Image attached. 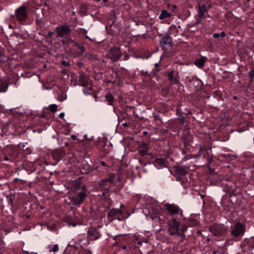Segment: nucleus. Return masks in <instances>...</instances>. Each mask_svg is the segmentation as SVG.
Returning <instances> with one entry per match:
<instances>
[{
	"instance_id": "32",
	"label": "nucleus",
	"mask_w": 254,
	"mask_h": 254,
	"mask_svg": "<svg viewBox=\"0 0 254 254\" xmlns=\"http://www.w3.org/2000/svg\"><path fill=\"white\" fill-rule=\"evenodd\" d=\"M59 246H58V244H55V245L54 246V247H53V248H52V249H51V250H49V252H53L55 253V252H58V251H59Z\"/></svg>"
},
{
	"instance_id": "11",
	"label": "nucleus",
	"mask_w": 254,
	"mask_h": 254,
	"mask_svg": "<svg viewBox=\"0 0 254 254\" xmlns=\"http://www.w3.org/2000/svg\"><path fill=\"white\" fill-rule=\"evenodd\" d=\"M171 38L167 34L163 35L160 40V43L163 50H167L171 46Z\"/></svg>"
},
{
	"instance_id": "25",
	"label": "nucleus",
	"mask_w": 254,
	"mask_h": 254,
	"mask_svg": "<svg viewBox=\"0 0 254 254\" xmlns=\"http://www.w3.org/2000/svg\"><path fill=\"white\" fill-rule=\"evenodd\" d=\"M168 77V79L172 83H174L176 84H177L179 83V80L174 77L173 72H170L169 73Z\"/></svg>"
},
{
	"instance_id": "38",
	"label": "nucleus",
	"mask_w": 254,
	"mask_h": 254,
	"mask_svg": "<svg viewBox=\"0 0 254 254\" xmlns=\"http://www.w3.org/2000/svg\"><path fill=\"white\" fill-rule=\"evenodd\" d=\"M198 223V222L195 220H192L191 221V224H190L191 226H196Z\"/></svg>"
},
{
	"instance_id": "26",
	"label": "nucleus",
	"mask_w": 254,
	"mask_h": 254,
	"mask_svg": "<svg viewBox=\"0 0 254 254\" xmlns=\"http://www.w3.org/2000/svg\"><path fill=\"white\" fill-rule=\"evenodd\" d=\"M106 100L108 102L109 105H112L114 102V97L111 94H108L105 96Z\"/></svg>"
},
{
	"instance_id": "6",
	"label": "nucleus",
	"mask_w": 254,
	"mask_h": 254,
	"mask_svg": "<svg viewBox=\"0 0 254 254\" xmlns=\"http://www.w3.org/2000/svg\"><path fill=\"white\" fill-rule=\"evenodd\" d=\"M55 32L57 33L59 37L64 38L70 35L71 29L69 26L64 24L57 27L55 29Z\"/></svg>"
},
{
	"instance_id": "5",
	"label": "nucleus",
	"mask_w": 254,
	"mask_h": 254,
	"mask_svg": "<svg viewBox=\"0 0 254 254\" xmlns=\"http://www.w3.org/2000/svg\"><path fill=\"white\" fill-rule=\"evenodd\" d=\"M231 234L235 238L242 237L245 232V226L240 222H237L231 226Z\"/></svg>"
},
{
	"instance_id": "47",
	"label": "nucleus",
	"mask_w": 254,
	"mask_h": 254,
	"mask_svg": "<svg viewBox=\"0 0 254 254\" xmlns=\"http://www.w3.org/2000/svg\"><path fill=\"white\" fill-rule=\"evenodd\" d=\"M104 3L108 2V0H103Z\"/></svg>"
},
{
	"instance_id": "51",
	"label": "nucleus",
	"mask_w": 254,
	"mask_h": 254,
	"mask_svg": "<svg viewBox=\"0 0 254 254\" xmlns=\"http://www.w3.org/2000/svg\"><path fill=\"white\" fill-rule=\"evenodd\" d=\"M85 37H86V38H87V39H89V38L88 37V36H85Z\"/></svg>"
},
{
	"instance_id": "3",
	"label": "nucleus",
	"mask_w": 254,
	"mask_h": 254,
	"mask_svg": "<svg viewBox=\"0 0 254 254\" xmlns=\"http://www.w3.org/2000/svg\"><path fill=\"white\" fill-rule=\"evenodd\" d=\"M12 16H15L16 20L20 23L25 21L28 17L27 8L24 5L21 6L15 10V15Z\"/></svg>"
},
{
	"instance_id": "28",
	"label": "nucleus",
	"mask_w": 254,
	"mask_h": 254,
	"mask_svg": "<svg viewBox=\"0 0 254 254\" xmlns=\"http://www.w3.org/2000/svg\"><path fill=\"white\" fill-rule=\"evenodd\" d=\"M57 108L58 106L56 104H52L49 105V106L48 107L49 110L52 112H56L57 110Z\"/></svg>"
},
{
	"instance_id": "16",
	"label": "nucleus",
	"mask_w": 254,
	"mask_h": 254,
	"mask_svg": "<svg viewBox=\"0 0 254 254\" xmlns=\"http://www.w3.org/2000/svg\"><path fill=\"white\" fill-rule=\"evenodd\" d=\"M154 163L159 168L163 167H167L168 166V162L166 159L162 158H157L154 161Z\"/></svg>"
},
{
	"instance_id": "37",
	"label": "nucleus",
	"mask_w": 254,
	"mask_h": 254,
	"mask_svg": "<svg viewBox=\"0 0 254 254\" xmlns=\"http://www.w3.org/2000/svg\"><path fill=\"white\" fill-rule=\"evenodd\" d=\"M111 182V180H107L102 181V182L100 183V185L103 187L104 186V184H103L104 183H110Z\"/></svg>"
},
{
	"instance_id": "54",
	"label": "nucleus",
	"mask_w": 254,
	"mask_h": 254,
	"mask_svg": "<svg viewBox=\"0 0 254 254\" xmlns=\"http://www.w3.org/2000/svg\"><path fill=\"white\" fill-rule=\"evenodd\" d=\"M97 0V1H100L101 0Z\"/></svg>"
},
{
	"instance_id": "4",
	"label": "nucleus",
	"mask_w": 254,
	"mask_h": 254,
	"mask_svg": "<svg viewBox=\"0 0 254 254\" xmlns=\"http://www.w3.org/2000/svg\"><path fill=\"white\" fill-rule=\"evenodd\" d=\"M213 235L221 237L225 235L227 231V228L223 224H214L209 228Z\"/></svg>"
},
{
	"instance_id": "27",
	"label": "nucleus",
	"mask_w": 254,
	"mask_h": 254,
	"mask_svg": "<svg viewBox=\"0 0 254 254\" xmlns=\"http://www.w3.org/2000/svg\"><path fill=\"white\" fill-rule=\"evenodd\" d=\"M4 61V51L3 48L0 47V63Z\"/></svg>"
},
{
	"instance_id": "40",
	"label": "nucleus",
	"mask_w": 254,
	"mask_h": 254,
	"mask_svg": "<svg viewBox=\"0 0 254 254\" xmlns=\"http://www.w3.org/2000/svg\"><path fill=\"white\" fill-rule=\"evenodd\" d=\"M179 119L181 121L182 123H184L185 121V118L184 117L180 116V117L179 118Z\"/></svg>"
},
{
	"instance_id": "41",
	"label": "nucleus",
	"mask_w": 254,
	"mask_h": 254,
	"mask_svg": "<svg viewBox=\"0 0 254 254\" xmlns=\"http://www.w3.org/2000/svg\"><path fill=\"white\" fill-rule=\"evenodd\" d=\"M64 116V113H61L59 115V117L60 118H63Z\"/></svg>"
},
{
	"instance_id": "31",
	"label": "nucleus",
	"mask_w": 254,
	"mask_h": 254,
	"mask_svg": "<svg viewBox=\"0 0 254 254\" xmlns=\"http://www.w3.org/2000/svg\"><path fill=\"white\" fill-rule=\"evenodd\" d=\"M140 152L142 155L144 156L147 154V149L146 147V144L144 145V147L140 150Z\"/></svg>"
},
{
	"instance_id": "43",
	"label": "nucleus",
	"mask_w": 254,
	"mask_h": 254,
	"mask_svg": "<svg viewBox=\"0 0 254 254\" xmlns=\"http://www.w3.org/2000/svg\"><path fill=\"white\" fill-rule=\"evenodd\" d=\"M181 229L182 231L184 232L187 230V227L186 226H184Z\"/></svg>"
},
{
	"instance_id": "15",
	"label": "nucleus",
	"mask_w": 254,
	"mask_h": 254,
	"mask_svg": "<svg viewBox=\"0 0 254 254\" xmlns=\"http://www.w3.org/2000/svg\"><path fill=\"white\" fill-rule=\"evenodd\" d=\"M78 80L80 85L85 86L89 84L90 80L88 75L81 73L78 76Z\"/></svg>"
},
{
	"instance_id": "48",
	"label": "nucleus",
	"mask_w": 254,
	"mask_h": 254,
	"mask_svg": "<svg viewBox=\"0 0 254 254\" xmlns=\"http://www.w3.org/2000/svg\"><path fill=\"white\" fill-rule=\"evenodd\" d=\"M177 181H180L181 180V178H177Z\"/></svg>"
},
{
	"instance_id": "10",
	"label": "nucleus",
	"mask_w": 254,
	"mask_h": 254,
	"mask_svg": "<svg viewBox=\"0 0 254 254\" xmlns=\"http://www.w3.org/2000/svg\"><path fill=\"white\" fill-rule=\"evenodd\" d=\"M164 208L173 215L176 214H182V210L179 206L174 204L167 203L165 205Z\"/></svg>"
},
{
	"instance_id": "46",
	"label": "nucleus",
	"mask_w": 254,
	"mask_h": 254,
	"mask_svg": "<svg viewBox=\"0 0 254 254\" xmlns=\"http://www.w3.org/2000/svg\"><path fill=\"white\" fill-rule=\"evenodd\" d=\"M158 65H159V64H158V63H156V64H155V67H156V68H157V67H158Z\"/></svg>"
},
{
	"instance_id": "21",
	"label": "nucleus",
	"mask_w": 254,
	"mask_h": 254,
	"mask_svg": "<svg viewBox=\"0 0 254 254\" xmlns=\"http://www.w3.org/2000/svg\"><path fill=\"white\" fill-rule=\"evenodd\" d=\"M93 170L92 167L87 163L82 165V172L85 174H88Z\"/></svg>"
},
{
	"instance_id": "50",
	"label": "nucleus",
	"mask_w": 254,
	"mask_h": 254,
	"mask_svg": "<svg viewBox=\"0 0 254 254\" xmlns=\"http://www.w3.org/2000/svg\"><path fill=\"white\" fill-rule=\"evenodd\" d=\"M69 41H70V42H73V40H71V39H70L69 40Z\"/></svg>"
},
{
	"instance_id": "12",
	"label": "nucleus",
	"mask_w": 254,
	"mask_h": 254,
	"mask_svg": "<svg viewBox=\"0 0 254 254\" xmlns=\"http://www.w3.org/2000/svg\"><path fill=\"white\" fill-rule=\"evenodd\" d=\"M83 190H86V186L82 184L79 180L74 181L72 184L71 191H80Z\"/></svg>"
},
{
	"instance_id": "17",
	"label": "nucleus",
	"mask_w": 254,
	"mask_h": 254,
	"mask_svg": "<svg viewBox=\"0 0 254 254\" xmlns=\"http://www.w3.org/2000/svg\"><path fill=\"white\" fill-rule=\"evenodd\" d=\"M207 8L205 4H203L202 5L199 6V16L201 18H205L206 14L207 13Z\"/></svg>"
},
{
	"instance_id": "8",
	"label": "nucleus",
	"mask_w": 254,
	"mask_h": 254,
	"mask_svg": "<svg viewBox=\"0 0 254 254\" xmlns=\"http://www.w3.org/2000/svg\"><path fill=\"white\" fill-rule=\"evenodd\" d=\"M122 214L123 212L120 209L113 208L108 212L107 217L110 222L115 219H118L121 221L125 218V217L123 216L120 217V215Z\"/></svg>"
},
{
	"instance_id": "49",
	"label": "nucleus",
	"mask_w": 254,
	"mask_h": 254,
	"mask_svg": "<svg viewBox=\"0 0 254 254\" xmlns=\"http://www.w3.org/2000/svg\"><path fill=\"white\" fill-rule=\"evenodd\" d=\"M147 131H144V132H143V134H147Z\"/></svg>"
},
{
	"instance_id": "34",
	"label": "nucleus",
	"mask_w": 254,
	"mask_h": 254,
	"mask_svg": "<svg viewBox=\"0 0 254 254\" xmlns=\"http://www.w3.org/2000/svg\"><path fill=\"white\" fill-rule=\"evenodd\" d=\"M76 46L77 47V48L79 50L81 54H83L84 52V48L83 46H81L79 44H76Z\"/></svg>"
},
{
	"instance_id": "52",
	"label": "nucleus",
	"mask_w": 254,
	"mask_h": 254,
	"mask_svg": "<svg viewBox=\"0 0 254 254\" xmlns=\"http://www.w3.org/2000/svg\"><path fill=\"white\" fill-rule=\"evenodd\" d=\"M140 243H141V242H138V244H140Z\"/></svg>"
},
{
	"instance_id": "33",
	"label": "nucleus",
	"mask_w": 254,
	"mask_h": 254,
	"mask_svg": "<svg viewBox=\"0 0 254 254\" xmlns=\"http://www.w3.org/2000/svg\"><path fill=\"white\" fill-rule=\"evenodd\" d=\"M249 74L252 81L254 78V67L249 71Z\"/></svg>"
},
{
	"instance_id": "13",
	"label": "nucleus",
	"mask_w": 254,
	"mask_h": 254,
	"mask_svg": "<svg viewBox=\"0 0 254 254\" xmlns=\"http://www.w3.org/2000/svg\"><path fill=\"white\" fill-rule=\"evenodd\" d=\"M87 234L88 239L91 240H96L100 237V233L96 228H90Z\"/></svg>"
},
{
	"instance_id": "22",
	"label": "nucleus",
	"mask_w": 254,
	"mask_h": 254,
	"mask_svg": "<svg viewBox=\"0 0 254 254\" xmlns=\"http://www.w3.org/2000/svg\"><path fill=\"white\" fill-rule=\"evenodd\" d=\"M171 16V14L170 13L168 12L166 10H163L161 11V12L159 16V18L160 19H165V18L170 17Z\"/></svg>"
},
{
	"instance_id": "24",
	"label": "nucleus",
	"mask_w": 254,
	"mask_h": 254,
	"mask_svg": "<svg viewBox=\"0 0 254 254\" xmlns=\"http://www.w3.org/2000/svg\"><path fill=\"white\" fill-rule=\"evenodd\" d=\"M169 34L174 35V36H176L179 32V31L177 29V27L176 26L174 25H172L169 28Z\"/></svg>"
},
{
	"instance_id": "19",
	"label": "nucleus",
	"mask_w": 254,
	"mask_h": 254,
	"mask_svg": "<svg viewBox=\"0 0 254 254\" xmlns=\"http://www.w3.org/2000/svg\"><path fill=\"white\" fill-rule=\"evenodd\" d=\"M161 212V208L158 205L152 206L149 209L150 214H154L155 215L159 214Z\"/></svg>"
},
{
	"instance_id": "36",
	"label": "nucleus",
	"mask_w": 254,
	"mask_h": 254,
	"mask_svg": "<svg viewBox=\"0 0 254 254\" xmlns=\"http://www.w3.org/2000/svg\"><path fill=\"white\" fill-rule=\"evenodd\" d=\"M61 64L63 65L64 66H69L70 65L68 61H62L61 62Z\"/></svg>"
},
{
	"instance_id": "35",
	"label": "nucleus",
	"mask_w": 254,
	"mask_h": 254,
	"mask_svg": "<svg viewBox=\"0 0 254 254\" xmlns=\"http://www.w3.org/2000/svg\"><path fill=\"white\" fill-rule=\"evenodd\" d=\"M207 166H209V165L212 163V162L213 161L212 156L211 155H209L207 158Z\"/></svg>"
},
{
	"instance_id": "2",
	"label": "nucleus",
	"mask_w": 254,
	"mask_h": 254,
	"mask_svg": "<svg viewBox=\"0 0 254 254\" xmlns=\"http://www.w3.org/2000/svg\"><path fill=\"white\" fill-rule=\"evenodd\" d=\"M114 240L115 241L114 246H118L127 252L131 250V247L129 246V240L127 234L116 235L114 237Z\"/></svg>"
},
{
	"instance_id": "53",
	"label": "nucleus",
	"mask_w": 254,
	"mask_h": 254,
	"mask_svg": "<svg viewBox=\"0 0 254 254\" xmlns=\"http://www.w3.org/2000/svg\"><path fill=\"white\" fill-rule=\"evenodd\" d=\"M157 71H159V70H160V69H157Z\"/></svg>"
},
{
	"instance_id": "7",
	"label": "nucleus",
	"mask_w": 254,
	"mask_h": 254,
	"mask_svg": "<svg viewBox=\"0 0 254 254\" xmlns=\"http://www.w3.org/2000/svg\"><path fill=\"white\" fill-rule=\"evenodd\" d=\"M169 232L170 235H182V233L179 231V221L175 219H172L169 221Z\"/></svg>"
},
{
	"instance_id": "45",
	"label": "nucleus",
	"mask_w": 254,
	"mask_h": 254,
	"mask_svg": "<svg viewBox=\"0 0 254 254\" xmlns=\"http://www.w3.org/2000/svg\"><path fill=\"white\" fill-rule=\"evenodd\" d=\"M4 160H5V161H8V160H9V159H8V157H7V156H5L4 157Z\"/></svg>"
},
{
	"instance_id": "30",
	"label": "nucleus",
	"mask_w": 254,
	"mask_h": 254,
	"mask_svg": "<svg viewBox=\"0 0 254 254\" xmlns=\"http://www.w3.org/2000/svg\"><path fill=\"white\" fill-rule=\"evenodd\" d=\"M85 57L89 60H96V57L92 54H90L89 53H86L85 55Z\"/></svg>"
},
{
	"instance_id": "18",
	"label": "nucleus",
	"mask_w": 254,
	"mask_h": 254,
	"mask_svg": "<svg viewBox=\"0 0 254 254\" xmlns=\"http://www.w3.org/2000/svg\"><path fill=\"white\" fill-rule=\"evenodd\" d=\"M207 59L206 57H201V58L199 59H197L194 64L199 68H201L203 67L204 64L205 62L207 61Z\"/></svg>"
},
{
	"instance_id": "39",
	"label": "nucleus",
	"mask_w": 254,
	"mask_h": 254,
	"mask_svg": "<svg viewBox=\"0 0 254 254\" xmlns=\"http://www.w3.org/2000/svg\"><path fill=\"white\" fill-rule=\"evenodd\" d=\"M54 34V32H52V31H49L48 34H47V36L49 37H51Z\"/></svg>"
},
{
	"instance_id": "23",
	"label": "nucleus",
	"mask_w": 254,
	"mask_h": 254,
	"mask_svg": "<svg viewBox=\"0 0 254 254\" xmlns=\"http://www.w3.org/2000/svg\"><path fill=\"white\" fill-rule=\"evenodd\" d=\"M176 172L178 174L183 176L186 175L188 173L187 170L181 166L177 167L176 168Z\"/></svg>"
},
{
	"instance_id": "44",
	"label": "nucleus",
	"mask_w": 254,
	"mask_h": 254,
	"mask_svg": "<svg viewBox=\"0 0 254 254\" xmlns=\"http://www.w3.org/2000/svg\"><path fill=\"white\" fill-rule=\"evenodd\" d=\"M101 163L103 166H105L106 165L105 162L103 161H102Z\"/></svg>"
},
{
	"instance_id": "1",
	"label": "nucleus",
	"mask_w": 254,
	"mask_h": 254,
	"mask_svg": "<svg viewBox=\"0 0 254 254\" xmlns=\"http://www.w3.org/2000/svg\"><path fill=\"white\" fill-rule=\"evenodd\" d=\"M87 190L80 191H70L68 195L69 204L79 206L82 204L87 197Z\"/></svg>"
},
{
	"instance_id": "29",
	"label": "nucleus",
	"mask_w": 254,
	"mask_h": 254,
	"mask_svg": "<svg viewBox=\"0 0 254 254\" xmlns=\"http://www.w3.org/2000/svg\"><path fill=\"white\" fill-rule=\"evenodd\" d=\"M225 35H226L224 31H222L220 33H214L213 35V36L215 38H218L220 36H221L222 38H224L225 36Z\"/></svg>"
},
{
	"instance_id": "14",
	"label": "nucleus",
	"mask_w": 254,
	"mask_h": 254,
	"mask_svg": "<svg viewBox=\"0 0 254 254\" xmlns=\"http://www.w3.org/2000/svg\"><path fill=\"white\" fill-rule=\"evenodd\" d=\"M65 153L64 151L61 149H56L53 152V158L57 161L62 160L64 156Z\"/></svg>"
},
{
	"instance_id": "42",
	"label": "nucleus",
	"mask_w": 254,
	"mask_h": 254,
	"mask_svg": "<svg viewBox=\"0 0 254 254\" xmlns=\"http://www.w3.org/2000/svg\"><path fill=\"white\" fill-rule=\"evenodd\" d=\"M71 138L74 140L77 139V137L75 135L73 134L71 136Z\"/></svg>"
},
{
	"instance_id": "20",
	"label": "nucleus",
	"mask_w": 254,
	"mask_h": 254,
	"mask_svg": "<svg viewBox=\"0 0 254 254\" xmlns=\"http://www.w3.org/2000/svg\"><path fill=\"white\" fill-rule=\"evenodd\" d=\"M210 148H204L203 146L200 145V149L199 151V155L203 156V157H205V154H209V150Z\"/></svg>"
},
{
	"instance_id": "9",
	"label": "nucleus",
	"mask_w": 254,
	"mask_h": 254,
	"mask_svg": "<svg viewBox=\"0 0 254 254\" xmlns=\"http://www.w3.org/2000/svg\"><path fill=\"white\" fill-rule=\"evenodd\" d=\"M108 56L113 61L116 62L122 57V53L119 48H114L109 52Z\"/></svg>"
}]
</instances>
